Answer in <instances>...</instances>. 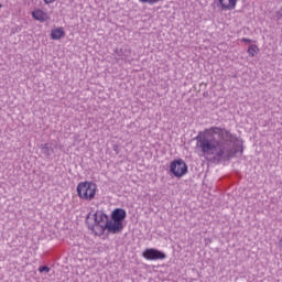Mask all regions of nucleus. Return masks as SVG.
Wrapping results in <instances>:
<instances>
[{"label":"nucleus","mask_w":282,"mask_h":282,"mask_svg":"<svg viewBox=\"0 0 282 282\" xmlns=\"http://www.w3.org/2000/svg\"><path fill=\"white\" fill-rule=\"evenodd\" d=\"M112 149H113L115 153H117V154L120 153V147L118 144H115L112 147Z\"/></svg>","instance_id":"obj_14"},{"label":"nucleus","mask_w":282,"mask_h":282,"mask_svg":"<svg viewBox=\"0 0 282 282\" xmlns=\"http://www.w3.org/2000/svg\"><path fill=\"white\" fill-rule=\"evenodd\" d=\"M40 149H41L43 155H45V158H50L52 155V153H54V148H52V144H50V143L41 144Z\"/></svg>","instance_id":"obj_9"},{"label":"nucleus","mask_w":282,"mask_h":282,"mask_svg":"<svg viewBox=\"0 0 282 282\" xmlns=\"http://www.w3.org/2000/svg\"><path fill=\"white\" fill-rule=\"evenodd\" d=\"M44 1V3H46V6H50V3H54V1H56V0H43Z\"/></svg>","instance_id":"obj_17"},{"label":"nucleus","mask_w":282,"mask_h":282,"mask_svg":"<svg viewBox=\"0 0 282 282\" xmlns=\"http://www.w3.org/2000/svg\"><path fill=\"white\" fill-rule=\"evenodd\" d=\"M96 191H98V186L94 182L85 181L77 185V195L85 202H91L96 197Z\"/></svg>","instance_id":"obj_3"},{"label":"nucleus","mask_w":282,"mask_h":282,"mask_svg":"<svg viewBox=\"0 0 282 282\" xmlns=\"http://www.w3.org/2000/svg\"><path fill=\"white\" fill-rule=\"evenodd\" d=\"M248 54L251 56V58H254V54H258L259 52V46L257 44H251L248 47Z\"/></svg>","instance_id":"obj_10"},{"label":"nucleus","mask_w":282,"mask_h":282,"mask_svg":"<svg viewBox=\"0 0 282 282\" xmlns=\"http://www.w3.org/2000/svg\"><path fill=\"white\" fill-rule=\"evenodd\" d=\"M115 52H116V54H120V52L118 51V48H117Z\"/></svg>","instance_id":"obj_18"},{"label":"nucleus","mask_w":282,"mask_h":282,"mask_svg":"<svg viewBox=\"0 0 282 282\" xmlns=\"http://www.w3.org/2000/svg\"><path fill=\"white\" fill-rule=\"evenodd\" d=\"M124 219H127V210L123 208L113 209L110 219L99 228L100 235H105V230H107L108 235H120L124 230Z\"/></svg>","instance_id":"obj_2"},{"label":"nucleus","mask_w":282,"mask_h":282,"mask_svg":"<svg viewBox=\"0 0 282 282\" xmlns=\"http://www.w3.org/2000/svg\"><path fill=\"white\" fill-rule=\"evenodd\" d=\"M241 41H242V43H252V40H250L248 37H243Z\"/></svg>","instance_id":"obj_15"},{"label":"nucleus","mask_w":282,"mask_h":282,"mask_svg":"<svg viewBox=\"0 0 282 282\" xmlns=\"http://www.w3.org/2000/svg\"><path fill=\"white\" fill-rule=\"evenodd\" d=\"M170 173L174 175V177H184L186 173H188V165L182 159H176L170 163Z\"/></svg>","instance_id":"obj_5"},{"label":"nucleus","mask_w":282,"mask_h":282,"mask_svg":"<svg viewBox=\"0 0 282 282\" xmlns=\"http://www.w3.org/2000/svg\"><path fill=\"white\" fill-rule=\"evenodd\" d=\"M196 140L197 149L204 155H214L213 161L217 164L232 160L237 153H243V142L226 128L212 127L209 132H198Z\"/></svg>","instance_id":"obj_1"},{"label":"nucleus","mask_w":282,"mask_h":282,"mask_svg":"<svg viewBox=\"0 0 282 282\" xmlns=\"http://www.w3.org/2000/svg\"><path fill=\"white\" fill-rule=\"evenodd\" d=\"M32 17L35 21H40L41 23H45V21H50V15L41 9L32 11Z\"/></svg>","instance_id":"obj_7"},{"label":"nucleus","mask_w":282,"mask_h":282,"mask_svg":"<svg viewBox=\"0 0 282 282\" xmlns=\"http://www.w3.org/2000/svg\"><path fill=\"white\" fill-rule=\"evenodd\" d=\"M63 36H65V30H63V28L54 29L51 32V39L53 41H58L63 39Z\"/></svg>","instance_id":"obj_8"},{"label":"nucleus","mask_w":282,"mask_h":282,"mask_svg":"<svg viewBox=\"0 0 282 282\" xmlns=\"http://www.w3.org/2000/svg\"><path fill=\"white\" fill-rule=\"evenodd\" d=\"M50 270H52L50 267H47V265H41L40 268H39V272H41V273H43V272H50Z\"/></svg>","instance_id":"obj_13"},{"label":"nucleus","mask_w":282,"mask_h":282,"mask_svg":"<svg viewBox=\"0 0 282 282\" xmlns=\"http://www.w3.org/2000/svg\"><path fill=\"white\" fill-rule=\"evenodd\" d=\"M140 3H149V6H155L160 0H139Z\"/></svg>","instance_id":"obj_12"},{"label":"nucleus","mask_w":282,"mask_h":282,"mask_svg":"<svg viewBox=\"0 0 282 282\" xmlns=\"http://www.w3.org/2000/svg\"><path fill=\"white\" fill-rule=\"evenodd\" d=\"M89 217H91V213H89V214L86 216V224H87V226L90 225V224H89Z\"/></svg>","instance_id":"obj_16"},{"label":"nucleus","mask_w":282,"mask_h":282,"mask_svg":"<svg viewBox=\"0 0 282 282\" xmlns=\"http://www.w3.org/2000/svg\"><path fill=\"white\" fill-rule=\"evenodd\" d=\"M0 9H1V3H0Z\"/></svg>","instance_id":"obj_19"},{"label":"nucleus","mask_w":282,"mask_h":282,"mask_svg":"<svg viewBox=\"0 0 282 282\" xmlns=\"http://www.w3.org/2000/svg\"><path fill=\"white\" fill-rule=\"evenodd\" d=\"M94 217V224L88 225V230H91L95 232V235H98L100 237V227L105 226L102 223L109 221V216L105 214L102 210H97L95 214H93Z\"/></svg>","instance_id":"obj_4"},{"label":"nucleus","mask_w":282,"mask_h":282,"mask_svg":"<svg viewBox=\"0 0 282 282\" xmlns=\"http://www.w3.org/2000/svg\"><path fill=\"white\" fill-rule=\"evenodd\" d=\"M278 25H282V8L274 14Z\"/></svg>","instance_id":"obj_11"},{"label":"nucleus","mask_w":282,"mask_h":282,"mask_svg":"<svg viewBox=\"0 0 282 282\" xmlns=\"http://www.w3.org/2000/svg\"><path fill=\"white\" fill-rule=\"evenodd\" d=\"M142 257L147 261H164L166 253L155 248H148L142 252Z\"/></svg>","instance_id":"obj_6"}]
</instances>
